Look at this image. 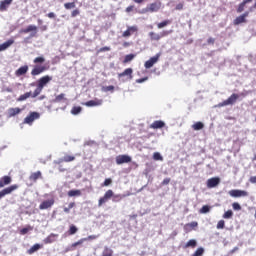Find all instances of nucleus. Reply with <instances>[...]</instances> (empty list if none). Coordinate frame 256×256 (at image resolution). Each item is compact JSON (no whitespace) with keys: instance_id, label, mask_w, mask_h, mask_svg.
Returning a JSON list of instances; mask_svg holds the SVG:
<instances>
[{"instance_id":"1","label":"nucleus","mask_w":256,"mask_h":256,"mask_svg":"<svg viewBox=\"0 0 256 256\" xmlns=\"http://www.w3.org/2000/svg\"><path fill=\"white\" fill-rule=\"evenodd\" d=\"M52 80H53V77H51L49 75L41 77L38 80V85L32 94V98L35 99V97H39V95H41V91H43V88L45 87V85H47V83H49Z\"/></svg>"},{"instance_id":"2","label":"nucleus","mask_w":256,"mask_h":256,"mask_svg":"<svg viewBox=\"0 0 256 256\" xmlns=\"http://www.w3.org/2000/svg\"><path fill=\"white\" fill-rule=\"evenodd\" d=\"M162 5L161 1L150 3L144 9V13H158V11L161 10Z\"/></svg>"},{"instance_id":"3","label":"nucleus","mask_w":256,"mask_h":256,"mask_svg":"<svg viewBox=\"0 0 256 256\" xmlns=\"http://www.w3.org/2000/svg\"><path fill=\"white\" fill-rule=\"evenodd\" d=\"M171 33H173V30H163L162 32H160V34L150 32L149 37L151 41H161L163 37H167L168 35H171Z\"/></svg>"},{"instance_id":"4","label":"nucleus","mask_w":256,"mask_h":256,"mask_svg":"<svg viewBox=\"0 0 256 256\" xmlns=\"http://www.w3.org/2000/svg\"><path fill=\"white\" fill-rule=\"evenodd\" d=\"M237 99H239V94L233 93L227 100H224L218 107H227V105H235L237 103Z\"/></svg>"},{"instance_id":"5","label":"nucleus","mask_w":256,"mask_h":256,"mask_svg":"<svg viewBox=\"0 0 256 256\" xmlns=\"http://www.w3.org/2000/svg\"><path fill=\"white\" fill-rule=\"evenodd\" d=\"M17 189H19V186L17 184L2 189L0 191V199H3V197L7 195H11V193H13V191H17Z\"/></svg>"},{"instance_id":"6","label":"nucleus","mask_w":256,"mask_h":256,"mask_svg":"<svg viewBox=\"0 0 256 256\" xmlns=\"http://www.w3.org/2000/svg\"><path fill=\"white\" fill-rule=\"evenodd\" d=\"M55 205V198H50L48 200H44L40 203L39 209L40 211H45L47 209H51Z\"/></svg>"},{"instance_id":"7","label":"nucleus","mask_w":256,"mask_h":256,"mask_svg":"<svg viewBox=\"0 0 256 256\" xmlns=\"http://www.w3.org/2000/svg\"><path fill=\"white\" fill-rule=\"evenodd\" d=\"M39 117H41V114H39V112H30V114L24 119V123L26 125H33V121H37Z\"/></svg>"},{"instance_id":"8","label":"nucleus","mask_w":256,"mask_h":256,"mask_svg":"<svg viewBox=\"0 0 256 256\" xmlns=\"http://www.w3.org/2000/svg\"><path fill=\"white\" fill-rule=\"evenodd\" d=\"M228 193L230 197H234V198L249 197V192L245 190L233 189V190H230Z\"/></svg>"},{"instance_id":"9","label":"nucleus","mask_w":256,"mask_h":256,"mask_svg":"<svg viewBox=\"0 0 256 256\" xmlns=\"http://www.w3.org/2000/svg\"><path fill=\"white\" fill-rule=\"evenodd\" d=\"M112 197H113V190L106 191L104 196L98 200V207H103V205H105V203H107L109 199H112Z\"/></svg>"},{"instance_id":"10","label":"nucleus","mask_w":256,"mask_h":256,"mask_svg":"<svg viewBox=\"0 0 256 256\" xmlns=\"http://www.w3.org/2000/svg\"><path fill=\"white\" fill-rule=\"evenodd\" d=\"M161 58V53H157L155 56L151 57L144 63L145 69H151L155 63H158L159 59Z\"/></svg>"},{"instance_id":"11","label":"nucleus","mask_w":256,"mask_h":256,"mask_svg":"<svg viewBox=\"0 0 256 256\" xmlns=\"http://www.w3.org/2000/svg\"><path fill=\"white\" fill-rule=\"evenodd\" d=\"M47 71V67L43 65H35L31 71L32 77H37V75H41V73H45Z\"/></svg>"},{"instance_id":"12","label":"nucleus","mask_w":256,"mask_h":256,"mask_svg":"<svg viewBox=\"0 0 256 256\" xmlns=\"http://www.w3.org/2000/svg\"><path fill=\"white\" fill-rule=\"evenodd\" d=\"M219 183H221V178L219 177H213L207 180L206 185L208 189H213L215 187H217V185H219Z\"/></svg>"},{"instance_id":"13","label":"nucleus","mask_w":256,"mask_h":256,"mask_svg":"<svg viewBox=\"0 0 256 256\" xmlns=\"http://www.w3.org/2000/svg\"><path fill=\"white\" fill-rule=\"evenodd\" d=\"M123 163H131V156L129 155H118L116 157V164L123 165Z\"/></svg>"},{"instance_id":"14","label":"nucleus","mask_w":256,"mask_h":256,"mask_svg":"<svg viewBox=\"0 0 256 256\" xmlns=\"http://www.w3.org/2000/svg\"><path fill=\"white\" fill-rule=\"evenodd\" d=\"M137 31H139L137 26H128L127 30L123 32L122 37H131V35H133V33H137Z\"/></svg>"},{"instance_id":"15","label":"nucleus","mask_w":256,"mask_h":256,"mask_svg":"<svg viewBox=\"0 0 256 256\" xmlns=\"http://www.w3.org/2000/svg\"><path fill=\"white\" fill-rule=\"evenodd\" d=\"M122 77H128V79H133V68H127L122 73L118 74V79Z\"/></svg>"},{"instance_id":"16","label":"nucleus","mask_w":256,"mask_h":256,"mask_svg":"<svg viewBox=\"0 0 256 256\" xmlns=\"http://www.w3.org/2000/svg\"><path fill=\"white\" fill-rule=\"evenodd\" d=\"M12 181L13 179L11 178V176H3L0 179V189H3V187H7V185H11Z\"/></svg>"},{"instance_id":"17","label":"nucleus","mask_w":256,"mask_h":256,"mask_svg":"<svg viewBox=\"0 0 256 256\" xmlns=\"http://www.w3.org/2000/svg\"><path fill=\"white\" fill-rule=\"evenodd\" d=\"M34 32L33 34H31V37H35V35L37 34V26L35 25H29L27 28L20 30V33H31Z\"/></svg>"},{"instance_id":"18","label":"nucleus","mask_w":256,"mask_h":256,"mask_svg":"<svg viewBox=\"0 0 256 256\" xmlns=\"http://www.w3.org/2000/svg\"><path fill=\"white\" fill-rule=\"evenodd\" d=\"M197 227H199V223H197L196 221H193V222H190V223H187V224L184 225V231L186 233H190V231L192 229H195Z\"/></svg>"},{"instance_id":"19","label":"nucleus","mask_w":256,"mask_h":256,"mask_svg":"<svg viewBox=\"0 0 256 256\" xmlns=\"http://www.w3.org/2000/svg\"><path fill=\"white\" fill-rule=\"evenodd\" d=\"M27 71H29V66L25 65V66H21L20 68H18L15 72V76L16 77H21V75H26Z\"/></svg>"},{"instance_id":"20","label":"nucleus","mask_w":256,"mask_h":256,"mask_svg":"<svg viewBox=\"0 0 256 256\" xmlns=\"http://www.w3.org/2000/svg\"><path fill=\"white\" fill-rule=\"evenodd\" d=\"M86 107H98L99 105H103V100H89L85 103Z\"/></svg>"},{"instance_id":"21","label":"nucleus","mask_w":256,"mask_h":256,"mask_svg":"<svg viewBox=\"0 0 256 256\" xmlns=\"http://www.w3.org/2000/svg\"><path fill=\"white\" fill-rule=\"evenodd\" d=\"M71 161H75V156L65 155L63 158L58 160L57 164L61 165V163H71Z\"/></svg>"},{"instance_id":"22","label":"nucleus","mask_w":256,"mask_h":256,"mask_svg":"<svg viewBox=\"0 0 256 256\" xmlns=\"http://www.w3.org/2000/svg\"><path fill=\"white\" fill-rule=\"evenodd\" d=\"M163 127H165L163 120H156L150 125V129H163Z\"/></svg>"},{"instance_id":"23","label":"nucleus","mask_w":256,"mask_h":256,"mask_svg":"<svg viewBox=\"0 0 256 256\" xmlns=\"http://www.w3.org/2000/svg\"><path fill=\"white\" fill-rule=\"evenodd\" d=\"M11 3H13V0H2L0 2V11H7V9H9V5H11Z\"/></svg>"},{"instance_id":"24","label":"nucleus","mask_w":256,"mask_h":256,"mask_svg":"<svg viewBox=\"0 0 256 256\" xmlns=\"http://www.w3.org/2000/svg\"><path fill=\"white\" fill-rule=\"evenodd\" d=\"M38 179H43V175L41 174V171H37V172H33L30 176H29V180L33 181V183H36V181Z\"/></svg>"},{"instance_id":"25","label":"nucleus","mask_w":256,"mask_h":256,"mask_svg":"<svg viewBox=\"0 0 256 256\" xmlns=\"http://www.w3.org/2000/svg\"><path fill=\"white\" fill-rule=\"evenodd\" d=\"M13 43H15V40L9 39L6 42H4L3 44H1L0 45V52L1 51H6V49H9V47H11V45H13Z\"/></svg>"},{"instance_id":"26","label":"nucleus","mask_w":256,"mask_h":256,"mask_svg":"<svg viewBox=\"0 0 256 256\" xmlns=\"http://www.w3.org/2000/svg\"><path fill=\"white\" fill-rule=\"evenodd\" d=\"M39 249H43V245L34 244L30 249L27 250L28 255H33V253H37Z\"/></svg>"},{"instance_id":"27","label":"nucleus","mask_w":256,"mask_h":256,"mask_svg":"<svg viewBox=\"0 0 256 256\" xmlns=\"http://www.w3.org/2000/svg\"><path fill=\"white\" fill-rule=\"evenodd\" d=\"M21 113V108H9L8 109V117H15V115H19Z\"/></svg>"},{"instance_id":"28","label":"nucleus","mask_w":256,"mask_h":256,"mask_svg":"<svg viewBox=\"0 0 256 256\" xmlns=\"http://www.w3.org/2000/svg\"><path fill=\"white\" fill-rule=\"evenodd\" d=\"M85 241H87V238H82V239L78 240L77 242L73 243V244L70 246L69 251H75V249H76L77 247H79V245H83V243H85Z\"/></svg>"},{"instance_id":"29","label":"nucleus","mask_w":256,"mask_h":256,"mask_svg":"<svg viewBox=\"0 0 256 256\" xmlns=\"http://www.w3.org/2000/svg\"><path fill=\"white\" fill-rule=\"evenodd\" d=\"M189 247H191V249H195V247H197V240L195 239H191L189 240L183 247V249H189Z\"/></svg>"},{"instance_id":"30","label":"nucleus","mask_w":256,"mask_h":256,"mask_svg":"<svg viewBox=\"0 0 256 256\" xmlns=\"http://www.w3.org/2000/svg\"><path fill=\"white\" fill-rule=\"evenodd\" d=\"M29 97H33V94L31 92H26L25 94L20 95L17 98V101L18 102L27 101V99H29Z\"/></svg>"},{"instance_id":"31","label":"nucleus","mask_w":256,"mask_h":256,"mask_svg":"<svg viewBox=\"0 0 256 256\" xmlns=\"http://www.w3.org/2000/svg\"><path fill=\"white\" fill-rule=\"evenodd\" d=\"M247 19L245 17H243L242 15L238 16L235 18V20L233 21L234 25H241V23H246Z\"/></svg>"},{"instance_id":"32","label":"nucleus","mask_w":256,"mask_h":256,"mask_svg":"<svg viewBox=\"0 0 256 256\" xmlns=\"http://www.w3.org/2000/svg\"><path fill=\"white\" fill-rule=\"evenodd\" d=\"M135 57H137L136 54H128L124 57V60L122 61V63H124V64L131 63V61H133V59H135Z\"/></svg>"},{"instance_id":"33","label":"nucleus","mask_w":256,"mask_h":256,"mask_svg":"<svg viewBox=\"0 0 256 256\" xmlns=\"http://www.w3.org/2000/svg\"><path fill=\"white\" fill-rule=\"evenodd\" d=\"M61 101H67L64 93L57 95L53 100L54 103H61Z\"/></svg>"},{"instance_id":"34","label":"nucleus","mask_w":256,"mask_h":256,"mask_svg":"<svg viewBox=\"0 0 256 256\" xmlns=\"http://www.w3.org/2000/svg\"><path fill=\"white\" fill-rule=\"evenodd\" d=\"M205 127V124H203V122H196L192 125V129L194 131H201V129H203Z\"/></svg>"},{"instance_id":"35","label":"nucleus","mask_w":256,"mask_h":256,"mask_svg":"<svg viewBox=\"0 0 256 256\" xmlns=\"http://www.w3.org/2000/svg\"><path fill=\"white\" fill-rule=\"evenodd\" d=\"M68 197H81V190L68 191Z\"/></svg>"},{"instance_id":"36","label":"nucleus","mask_w":256,"mask_h":256,"mask_svg":"<svg viewBox=\"0 0 256 256\" xmlns=\"http://www.w3.org/2000/svg\"><path fill=\"white\" fill-rule=\"evenodd\" d=\"M167 25H171V20L167 19L157 24L158 29H163L164 27H167Z\"/></svg>"},{"instance_id":"37","label":"nucleus","mask_w":256,"mask_h":256,"mask_svg":"<svg viewBox=\"0 0 256 256\" xmlns=\"http://www.w3.org/2000/svg\"><path fill=\"white\" fill-rule=\"evenodd\" d=\"M247 3H249L247 0L241 2L237 8V13H243L245 11V5H247Z\"/></svg>"},{"instance_id":"38","label":"nucleus","mask_w":256,"mask_h":256,"mask_svg":"<svg viewBox=\"0 0 256 256\" xmlns=\"http://www.w3.org/2000/svg\"><path fill=\"white\" fill-rule=\"evenodd\" d=\"M81 111H83V108H81V106H74L71 109V114L72 115H79V113H81Z\"/></svg>"},{"instance_id":"39","label":"nucleus","mask_w":256,"mask_h":256,"mask_svg":"<svg viewBox=\"0 0 256 256\" xmlns=\"http://www.w3.org/2000/svg\"><path fill=\"white\" fill-rule=\"evenodd\" d=\"M78 231H79V229L77 228V226L72 224L69 227L68 235H75V233H77Z\"/></svg>"},{"instance_id":"40","label":"nucleus","mask_w":256,"mask_h":256,"mask_svg":"<svg viewBox=\"0 0 256 256\" xmlns=\"http://www.w3.org/2000/svg\"><path fill=\"white\" fill-rule=\"evenodd\" d=\"M102 91H103L104 93H109V91H110V93H113V91H115V86H113V85H110V86H103V87H102Z\"/></svg>"},{"instance_id":"41","label":"nucleus","mask_w":256,"mask_h":256,"mask_svg":"<svg viewBox=\"0 0 256 256\" xmlns=\"http://www.w3.org/2000/svg\"><path fill=\"white\" fill-rule=\"evenodd\" d=\"M123 199V195H121V194H113V196H112V201L114 202V203H119V201H121Z\"/></svg>"},{"instance_id":"42","label":"nucleus","mask_w":256,"mask_h":256,"mask_svg":"<svg viewBox=\"0 0 256 256\" xmlns=\"http://www.w3.org/2000/svg\"><path fill=\"white\" fill-rule=\"evenodd\" d=\"M233 217V210H227L223 214V219H231Z\"/></svg>"},{"instance_id":"43","label":"nucleus","mask_w":256,"mask_h":256,"mask_svg":"<svg viewBox=\"0 0 256 256\" xmlns=\"http://www.w3.org/2000/svg\"><path fill=\"white\" fill-rule=\"evenodd\" d=\"M76 7V4L75 2H67L64 4V8L69 10V9H75Z\"/></svg>"},{"instance_id":"44","label":"nucleus","mask_w":256,"mask_h":256,"mask_svg":"<svg viewBox=\"0 0 256 256\" xmlns=\"http://www.w3.org/2000/svg\"><path fill=\"white\" fill-rule=\"evenodd\" d=\"M45 61V57H43V56H39V57H36L34 60H33V63L35 64V65H37V64H42L43 62Z\"/></svg>"},{"instance_id":"45","label":"nucleus","mask_w":256,"mask_h":256,"mask_svg":"<svg viewBox=\"0 0 256 256\" xmlns=\"http://www.w3.org/2000/svg\"><path fill=\"white\" fill-rule=\"evenodd\" d=\"M153 159L154 161H163V156H161V153L159 152H154Z\"/></svg>"},{"instance_id":"46","label":"nucleus","mask_w":256,"mask_h":256,"mask_svg":"<svg viewBox=\"0 0 256 256\" xmlns=\"http://www.w3.org/2000/svg\"><path fill=\"white\" fill-rule=\"evenodd\" d=\"M73 207H75V202L69 203L68 207L64 208V213H71V209H73Z\"/></svg>"},{"instance_id":"47","label":"nucleus","mask_w":256,"mask_h":256,"mask_svg":"<svg viewBox=\"0 0 256 256\" xmlns=\"http://www.w3.org/2000/svg\"><path fill=\"white\" fill-rule=\"evenodd\" d=\"M216 227L217 229H225V220H219Z\"/></svg>"},{"instance_id":"48","label":"nucleus","mask_w":256,"mask_h":256,"mask_svg":"<svg viewBox=\"0 0 256 256\" xmlns=\"http://www.w3.org/2000/svg\"><path fill=\"white\" fill-rule=\"evenodd\" d=\"M111 183H113V180L111 178H107L103 182L102 187H109V185H111Z\"/></svg>"},{"instance_id":"49","label":"nucleus","mask_w":256,"mask_h":256,"mask_svg":"<svg viewBox=\"0 0 256 256\" xmlns=\"http://www.w3.org/2000/svg\"><path fill=\"white\" fill-rule=\"evenodd\" d=\"M102 256H113V251L109 248H106L102 254Z\"/></svg>"},{"instance_id":"50","label":"nucleus","mask_w":256,"mask_h":256,"mask_svg":"<svg viewBox=\"0 0 256 256\" xmlns=\"http://www.w3.org/2000/svg\"><path fill=\"white\" fill-rule=\"evenodd\" d=\"M209 211H211V208L207 205H204L201 209H200V213H209Z\"/></svg>"},{"instance_id":"51","label":"nucleus","mask_w":256,"mask_h":256,"mask_svg":"<svg viewBox=\"0 0 256 256\" xmlns=\"http://www.w3.org/2000/svg\"><path fill=\"white\" fill-rule=\"evenodd\" d=\"M78 15H81V11L79 9H74L71 12V17H73V18L77 17Z\"/></svg>"},{"instance_id":"52","label":"nucleus","mask_w":256,"mask_h":256,"mask_svg":"<svg viewBox=\"0 0 256 256\" xmlns=\"http://www.w3.org/2000/svg\"><path fill=\"white\" fill-rule=\"evenodd\" d=\"M232 207H233V209H234L235 211H241V205H240L239 203H237V202H234V203L232 204Z\"/></svg>"},{"instance_id":"53","label":"nucleus","mask_w":256,"mask_h":256,"mask_svg":"<svg viewBox=\"0 0 256 256\" xmlns=\"http://www.w3.org/2000/svg\"><path fill=\"white\" fill-rule=\"evenodd\" d=\"M105 51H111V48L109 46L102 47L98 50V53H105Z\"/></svg>"},{"instance_id":"54","label":"nucleus","mask_w":256,"mask_h":256,"mask_svg":"<svg viewBox=\"0 0 256 256\" xmlns=\"http://www.w3.org/2000/svg\"><path fill=\"white\" fill-rule=\"evenodd\" d=\"M171 183V178H165L162 182L161 185L165 186V185H169Z\"/></svg>"},{"instance_id":"55","label":"nucleus","mask_w":256,"mask_h":256,"mask_svg":"<svg viewBox=\"0 0 256 256\" xmlns=\"http://www.w3.org/2000/svg\"><path fill=\"white\" fill-rule=\"evenodd\" d=\"M183 7H184V5H183V3H178L177 5H176V11H183Z\"/></svg>"},{"instance_id":"56","label":"nucleus","mask_w":256,"mask_h":256,"mask_svg":"<svg viewBox=\"0 0 256 256\" xmlns=\"http://www.w3.org/2000/svg\"><path fill=\"white\" fill-rule=\"evenodd\" d=\"M148 79L149 77L140 78L136 80V83H145V81H147Z\"/></svg>"},{"instance_id":"57","label":"nucleus","mask_w":256,"mask_h":256,"mask_svg":"<svg viewBox=\"0 0 256 256\" xmlns=\"http://www.w3.org/2000/svg\"><path fill=\"white\" fill-rule=\"evenodd\" d=\"M21 235H27L29 233V228H23L20 230Z\"/></svg>"},{"instance_id":"58","label":"nucleus","mask_w":256,"mask_h":256,"mask_svg":"<svg viewBox=\"0 0 256 256\" xmlns=\"http://www.w3.org/2000/svg\"><path fill=\"white\" fill-rule=\"evenodd\" d=\"M207 43H208V45H214L215 44V38H208Z\"/></svg>"},{"instance_id":"59","label":"nucleus","mask_w":256,"mask_h":256,"mask_svg":"<svg viewBox=\"0 0 256 256\" xmlns=\"http://www.w3.org/2000/svg\"><path fill=\"white\" fill-rule=\"evenodd\" d=\"M47 17H49V19H55V14L53 12H49Z\"/></svg>"},{"instance_id":"60","label":"nucleus","mask_w":256,"mask_h":256,"mask_svg":"<svg viewBox=\"0 0 256 256\" xmlns=\"http://www.w3.org/2000/svg\"><path fill=\"white\" fill-rule=\"evenodd\" d=\"M250 183H256V176H252L249 179Z\"/></svg>"},{"instance_id":"61","label":"nucleus","mask_w":256,"mask_h":256,"mask_svg":"<svg viewBox=\"0 0 256 256\" xmlns=\"http://www.w3.org/2000/svg\"><path fill=\"white\" fill-rule=\"evenodd\" d=\"M126 11H127V13H131V11H133V6H128L126 8Z\"/></svg>"},{"instance_id":"62","label":"nucleus","mask_w":256,"mask_h":256,"mask_svg":"<svg viewBox=\"0 0 256 256\" xmlns=\"http://www.w3.org/2000/svg\"><path fill=\"white\" fill-rule=\"evenodd\" d=\"M4 91H6V93H13V89L12 88H5Z\"/></svg>"},{"instance_id":"63","label":"nucleus","mask_w":256,"mask_h":256,"mask_svg":"<svg viewBox=\"0 0 256 256\" xmlns=\"http://www.w3.org/2000/svg\"><path fill=\"white\" fill-rule=\"evenodd\" d=\"M242 16H243V17H245V18L247 19V17H249V12H247V11H246V12H244V13L242 14Z\"/></svg>"},{"instance_id":"64","label":"nucleus","mask_w":256,"mask_h":256,"mask_svg":"<svg viewBox=\"0 0 256 256\" xmlns=\"http://www.w3.org/2000/svg\"><path fill=\"white\" fill-rule=\"evenodd\" d=\"M133 1H134V3L141 4V3H143V1H145V0H133Z\"/></svg>"}]
</instances>
